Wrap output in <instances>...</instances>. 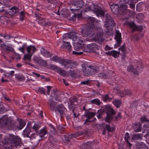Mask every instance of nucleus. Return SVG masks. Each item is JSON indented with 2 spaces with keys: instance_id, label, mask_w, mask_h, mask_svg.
<instances>
[{
  "instance_id": "obj_54",
  "label": "nucleus",
  "mask_w": 149,
  "mask_h": 149,
  "mask_svg": "<svg viewBox=\"0 0 149 149\" xmlns=\"http://www.w3.org/2000/svg\"><path fill=\"white\" fill-rule=\"evenodd\" d=\"M77 40H78V42H77L76 44L80 45L82 47H83L84 45V42L83 40L80 39L79 38V39Z\"/></svg>"
},
{
  "instance_id": "obj_19",
  "label": "nucleus",
  "mask_w": 149,
  "mask_h": 149,
  "mask_svg": "<svg viewBox=\"0 0 149 149\" xmlns=\"http://www.w3.org/2000/svg\"><path fill=\"white\" fill-rule=\"evenodd\" d=\"M30 123V122H28L26 128L23 132V135L27 137H29V134L31 132V126L29 125Z\"/></svg>"
},
{
  "instance_id": "obj_31",
  "label": "nucleus",
  "mask_w": 149,
  "mask_h": 149,
  "mask_svg": "<svg viewBox=\"0 0 149 149\" xmlns=\"http://www.w3.org/2000/svg\"><path fill=\"white\" fill-rule=\"evenodd\" d=\"M136 149H148V148L145 144L140 143L137 145Z\"/></svg>"
},
{
  "instance_id": "obj_34",
  "label": "nucleus",
  "mask_w": 149,
  "mask_h": 149,
  "mask_svg": "<svg viewBox=\"0 0 149 149\" xmlns=\"http://www.w3.org/2000/svg\"><path fill=\"white\" fill-rule=\"evenodd\" d=\"M26 124V122L22 120H20L19 122V125L18 126L17 129L19 130L22 129L25 126Z\"/></svg>"
},
{
  "instance_id": "obj_52",
  "label": "nucleus",
  "mask_w": 149,
  "mask_h": 149,
  "mask_svg": "<svg viewBox=\"0 0 149 149\" xmlns=\"http://www.w3.org/2000/svg\"><path fill=\"white\" fill-rule=\"evenodd\" d=\"M106 128L108 132H112L113 131V127H111L110 125H106Z\"/></svg>"
},
{
  "instance_id": "obj_57",
  "label": "nucleus",
  "mask_w": 149,
  "mask_h": 149,
  "mask_svg": "<svg viewBox=\"0 0 149 149\" xmlns=\"http://www.w3.org/2000/svg\"><path fill=\"white\" fill-rule=\"evenodd\" d=\"M82 48L80 45H79L76 44H75L74 45V49L76 51H78L82 49Z\"/></svg>"
},
{
  "instance_id": "obj_51",
  "label": "nucleus",
  "mask_w": 149,
  "mask_h": 149,
  "mask_svg": "<svg viewBox=\"0 0 149 149\" xmlns=\"http://www.w3.org/2000/svg\"><path fill=\"white\" fill-rule=\"evenodd\" d=\"M28 54L25 55L24 59L30 61L32 54L30 53H28Z\"/></svg>"
},
{
  "instance_id": "obj_6",
  "label": "nucleus",
  "mask_w": 149,
  "mask_h": 149,
  "mask_svg": "<svg viewBox=\"0 0 149 149\" xmlns=\"http://www.w3.org/2000/svg\"><path fill=\"white\" fill-rule=\"evenodd\" d=\"M95 32H96L97 35L95 36V40L99 42H102L103 41V31L102 29L100 26L94 27Z\"/></svg>"
},
{
  "instance_id": "obj_15",
  "label": "nucleus",
  "mask_w": 149,
  "mask_h": 149,
  "mask_svg": "<svg viewBox=\"0 0 149 149\" xmlns=\"http://www.w3.org/2000/svg\"><path fill=\"white\" fill-rule=\"evenodd\" d=\"M12 137V134L7 135L5 137L4 139L3 142V143L4 144L9 145V146L8 145L6 146V148H8V146H10L11 144L13 143Z\"/></svg>"
},
{
  "instance_id": "obj_39",
  "label": "nucleus",
  "mask_w": 149,
  "mask_h": 149,
  "mask_svg": "<svg viewBox=\"0 0 149 149\" xmlns=\"http://www.w3.org/2000/svg\"><path fill=\"white\" fill-rule=\"evenodd\" d=\"M57 129L60 131V133L61 134H64L65 132V128L63 126L61 125H57L56 126Z\"/></svg>"
},
{
  "instance_id": "obj_18",
  "label": "nucleus",
  "mask_w": 149,
  "mask_h": 149,
  "mask_svg": "<svg viewBox=\"0 0 149 149\" xmlns=\"http://www.w3.org/2000/svg\"><path fill=\"white\" fill-rule=\"evenodd\" d=\"M63 43L61 46V47L67 49L69 52H71L72 50L71 47L70 43L69 42L63 41Z\"/></svg>"
},
{
  "instance_id": "obj_53",
  "label": "nucleus",
  "mask_w": 149,
  "mask_h": 149,
  "mask_svg": "<svg viewBox=\"0 0 149 149\" xmlns=\"http://www.w3.org/2000/svg\"><path fill=\"white\" fill-rule=\"evenodd\" d=\"M0 19L1 22L3 24H4V23L2 22L1 21H4L5 22H7V21L8 20V17H6L5 16H2L1 17Z\"/></svg>"
},
{
  "instance_id": "obj_49",
  "label": "nucleus",
  "mask_w": 149,
  "mask_h": 149,
  "mask_svg": "<svg viewBox=\"0 0 149 149\" xmlns=\"http://www.w3.org/2000/svg\"><path fill=\"white\" fill-rule=\"evenodd\" d=\"M38 92L43 95H45V91L43 88H39L38 89Z\"/></svg>"
},
{
  "instance_id": "obj_26",
  "label": "nucleus",
  "mask_w": 149,
  "mask_h": 149,
  "mask_svg": "<svg viewBox=\"0 0 149 149\" xmlns=\"http://www.w3.org/2000/svg\"><path fill=\"white\" fill-rule=\"evenodd\" d=\"M69 60L61 58L59 63L62 65L64 66L65 68H67L68 66L69 65Z\"/></svg>"
},
{
  "instance_id": "obj_27",
  "label": "nucleus",
  "mask_w": 149,
  "mask_h": 149,
  "mask_svg": "<svg viewBox=\"0 0 149 149\" xmlns=\"http://www.w3.org/2000/svg\"><path fill=\"white\" fill-rule=\"evenodd\" d=\"M128 6L127 5L122 4L119 7V10H122V13L123 14H126L127 11V9Z\"/></svg>"
},
{
  "instance_id": "obj_42",
  "label": "nucleus",
  "mask_w": 149,
  "mask_h": 149,
  "mask_svg": "<svg viewBox=\"0 0 149 149\" xmlns=\"http://www.w3.org/2000/svg\"><path fill=\"white\" fill-rule=\"evenodd\" d=\"M40 127V124L39 123H34V125L33 127V128L35 130L36 132H37L38 130Z\"/></svg>"
},
{
  "instance_id": "obj_48",
  "label": "nucleus",
  "mask_w": 149,
  "mask_h": 149,
  "mask_svg": "<svg viewBox=\"0 0 149 149\" xmlns=\"http://www.w3.org/2000/svg\"><path fill=\"white\" fill-rule=\"evenodd\" d=\"M90 142L88 141L86 143H84L82 145V147L83 148H87L90 147Z\"/></svg>"
},
{
  "instance_id": "obj_63",
  "label": "nucleus",
  "mask_w": 149,
  "mask_h": 149,
  "mask_svg": "<svg viewBox=\"0 0 149 149\" xmlns=\"http://www.w3.org/2000/svg\"><path fill=\"white\" fill-rule=\"evenodd\" d=\"M5 111V109L3 106L2 105H0V113H4Z\"/></svg>"
},
{
  "instance_id": "obj_36",
  "label": "nucleus",
  "mask_w": 149,
  "mask_h": 149,
  "mask_svg": "<svg viewBox=\"0 0 149 149\" xmlns=\"http://www.w3.org/2000/svg\"><path fill=\"white\" fill-rule=\"evenodd\" d=\"M83 134V132L77 131L74 134H72L70 135V137L75 138L79 136L82 135Z\"/></svg>"
},
{
  "instance_id": "obj_38",
  "label": "nucleus",
  "mask_w": 149,
  "mask_h": 149,
  "mask_svg": "<svg viewBox=\"0 0 149 149\" xmlns=\"http://www.w3.org/2000/svg\"><path fill=\"white\" fill-rule=\"evenodd\" d=\"M56 72L60 74L61 75L65 76L66 75V72L65 71L62 70L60 68H58L57 69Z\"/></svg>"
},
{
  "instance_id": "obj_28",
  "label": "nucleus",
  "mask_w": 149,
  "mask_h": 149,
  "mask_svg": "<svg viewBox=\"0 0 149 149\" xmlns=\"http://www.w3.org/2000/svg\"><path fill=\"white\" fill-rule=\"evenodd\" d=\"M142 134H135L132 136V140L135 141L139 140H141L143 137Z\"/></svg>"
},
{
  "instance_id": "obj_32",
  "label": "nucleus",
  "mask_w": 149,
  "mask_h": 149,
  "mask_svg": "<svg viewBox=\"0 0 149 149\" xmlns=\"http://www.w3.org/2000/svg\"><path fill=\"white\" fill-rule=\"evenodd\" d=\"M68 65V66L67 68H70L71 69L75 68L77 65V63L74 61H73L70 60Z\"/></svg>"
},
{
  "instance_id": "obj_55",
  "label": "nucleus",
  "mask_w": 149,
  "mask_h": 149,
  "mask_svg": "<svg viewBox=\"0 0 149 149\" xmlns=\"http://www.w3.org/2000/svg\"><path fill=\"white\" fill-rule=\"evenodd\" d=\"M141 120L142 122L149 121V119L147 118L146 116L142 117L141 118Z\"/></svg>"
},
{
  "instance_id": "obj_40",
  "label": "nucleus",
  "mask_w": 149,
  "mask_h": 149,
  "mask_svg": "<svg viewBox=\"0 0 149 149\" xmlns=\"http://www.w3.org/2000/svg\"><path fill=\"white\" fill-rule=\"evenodd\" d=\"M113 103L117 108H118L121 104V101L120 100L117 99L115 100L113 102Z\"/></svg>"
},
{
  "instance_id": "obj_35",
  "label": "nucleus",
  "mask_w": 149,
  "mask_h": 149,
  "mask_svg": "<svg viewBox=\"0 0 149 149\" xmlns=\"http://www.w3.org/2000/svg\"><path fill=\"white\" fill-rule=\"evenodd\" d=\"M96 114L95 113H94L92 112H88L85 115V117H87L88 119H90L93 117L95 116Z\"/></svg>"
},
{
  "instance_id": "obj_59",
  "label": "nucleus",
  "mask_w": 149,
  "mask_h": 149,
  "mask_svg": "<svg viewBox=\"0 0 149 149\" xmlns=\"http://www.w3.org/2000/svg\"><path fill=\"white\" fill-rule=\"evenodd\" d=\"M26 46V44H24L22 45V46L21 47L19 48L18 49L21 52L23 53H24V49L25 47Z\"/></svg>"
},
{
  "instance_id": "obj_4",
  "label": "nucleus",
  "mask_w": 149,
  "mask_h": 149,
  "mask_svg": "<svg viewBox=\"0 0 149 149\" xmlns=\"http://www.w3.org/2000/svg\"><path fill=\"white\" fill-rule=\"evenodd\" d=\"M91 10L93 11L98 17H102L104 14L102 8L97 5L93 4L91 6L88 5L86 6L85 10L86 11Z\"/></svg>"
},
{
  "instance_id": "obj_58",
  "label": "nucleus",
  "mask_w": 149,
  "mask_h": 149,
  "mask_svg": "<svg viewBox=\"0 0 149 149\" xmlns=\"http://www.w3.org/2000/svg\"><path fill=\"white\" fill-rule=\"evenodd\" d=\"M130 139V136H129L128 132L125 133V142L127 141V140L129 141Z\"/></svg>"
},
{
  "instance_id": "obj_24",
  "label": "nucleus",
  "mask_w": 149,
  "mask_h": 149,
  "mask_svg": "<svg viewBox=\"0 0 149 149\" xmlns=\"http://www.w3.org/2000/svg\"><path fill=\"white\" fill-rule=\"evenodd\" d=\"M47 128L44 127L40 130L38 132V134H39L40 136L41 137H44L46 134H47Z\"/></svg>"
},
{
  "instance_id": "obj_3",
  "label": "nucleus",
  "mask_w": 149,
  "mask_h": 149,
  "mask_svg": "<svg viewBox=\"0 0 149 149\" xmlns=\"http://www.w3.org/2000/svg\"><path fill=\"white\" fill-rule=\"evenodd\" d=\"M97 26H94L93 27L89 25H85L81 28V32L82 35L84 37H92L94 34V27Z\"/></svg>"
},
{
  "instance_id": "obj_1",
  "label": "nucleus",
  "mask_w": 149,
  "mask_h": 149,
  "mask_svg": "<svg viewBox=\"0 0 149 149\" xmlns=\"http://www.w3.org/2000/svg\"><path fill=\"white\" fill-rule=\"evenodd\" d=\"M0 123L3 126H5L8 130H15L17 129L18 126L16 122L11 118H9L7 116H3L0 120Z\"/></svg>"
},
{
  "instance_id": "obj_14",
  "label": "nucleus",
  "mask_w": 149,
  "mask_h": 149,
  "mask_svg": "<svg viewBox=\"0 0 149 149\" xmlns=\"http://www.w3.org/2000/svg\"><path fill=\"white\" fill-rule=\"evenodd\" d=\"M129 25L130 27L132 29V32H134L135 31H142L143 29L142 26L141 25L137 26L134 23H130Z\"/></svg>"
},
{
  "instance_id": "obj_29",
  "label": "nucleus",
  "mask_w": 149,
  "mask_h": 149,
  "mask_svg": "<svg viewBox=\"0 0 149 149\" xmlns=\"http://www.w3.org/2000/svg\"><path fill=\"white\" fill-rule=\"evenodd\" d=\"M19 11V10L18 8L16 6H14L10 9L9 13L11 15H13L18 13Z\"/></svg>"
},
{
  "instance_id": "obj_44",
  "label": "nucleus",
  "mask_w": 149,
  "mask_h": 149,
  "mask_svg": "<svg viewBox=\"0 0 149 149\" xmlns=\"http://www.w3.org/2000/svg\"><path fill=\"white\" fill-rule=\"evenodd\" d=\"M120 53V52H118L115 50H112L111 56L114 58H118L119 56Z\"/></svg>"
},
{
  "instance_id": "obj_33",
  "label": "nucleus",
  "mask_w": 149,
  "mask_h": 149,
  "mask_svg": "<svg viewBox=\"0 0 149 149\" xmlns=\"http://www.w3.org/2000/svg\"><path fill=\"white\" fill-rule=\"evenodd\" d=\"M33 60L36 63H38L41 64L43 63H44L45 64H47V63L45 61L39 58H38L37 56L34 57Z\"/></svg>"
},
{
  "instance_id": "obj_13",
  "label": "nucleus",
  "mask_w": 149,
  "mask_h": 149,
  "mask_svg": "<svg viewBox=\"0 0 149 149\" xmlns=\"http://www.w3.org/2000/svg\"><path fill=\"white\" fill-rule=\"evenodd\" d=\"M74 6H77V8H78L77 9H70V10L72 11V10H77L79 9L82 8L84 5V2L83 0H76L74 2Z\"/></svg>"
},
{
  "instance_id": "obj_22",
  "label": "nucleus",
  "mask_w": 149,
  "mask_h": 149,
  "mask_svg": "<svg viewBox=\"0 0 149 149\" xmlns=\"http://www.w3.org/2000/svg\"><path fill=\"white\" fill-rule=\"evenodd\" d=\"M110 8L114 13H118L119 10V7L117 4H113L110 6Z\"/></svg>"
},
{
  "instance_id": "obj_5",
  "label": "nucleus",
  "mask_w": 149,
  "mask_h": 149,
  "mask_svg": "<svg viewBox=\"0 0 149 149\" xmlns=\"http://www.w3.org/2000/svg\"><path fill=\"white\" fill-rule=\"evenodd\" d=\"M102 16H103L105 19V23L104 24L105 27L106 28H108L110 26L112 27L115 26V22L113 18L109 15L108 14H106Z\"/></svg>"
},
{
  "instance_id": "obj_7",
  "label": "nucleus",
  "mask_w": 149,
  "mask_h": 149,
  "mask_svg": "<svg viewBox=\"0 0 149 149\" xmlns=\"http://www.w3.org/2000/svg\"><path fill=\"white\" fill-rule=\"evenodd\" d=\"M12 138L13 143L10 146H8V149H13L14 146L16 147L18 146H21V139L19 136L12 135Z\"/></svg>"
},
{
  "instance_id": "obj_47",
  "label": "nucleus",
  "mask_w": 149,
  "mask_h": 149,
  "mask_svg": "<svg viewBox=\"0 0 149 149\" xmlns=\"http://www.w3.org/2000/svg\"><path fill=\"white\" fill-rule=\"evenodd\" d=\"M136 0H132L131 1H130V3L129 4L130 8L132 9H134L135 8V4L134 3L135 2H136Z\"/></svg>"
},
{
  "instance_id": "obj_41",
  "label": "nucleus",
  "mask_w": 149,
  "mask_h": 149,
  "mask_svg": "<svg viewBox=\"0 0 149 149\" xmlns=\"http://www.w3.org/2000/svg\"><path fill=\"white\" fill-rule=\"evenodd\" d=\"M113 118V116L107 114L106 117L105 118V120L106 122L109 123L112 120Z\"/></svg>"
},
{
  "instance_id": "obj_37",
  "label": "nucleus",
  "mask_w": 149,
  "mask_h": 149,
  "mask_svg": "<svg viewBox=\"0 0 149 149\" xmlns=\"http://www.w3.org/2000/svg\"><path fill=\"white\" fill-rule=\"evenodd\" d=\"M118 49L119 50L121 51V52L123 53V56H125L126 51V47L125 45V44L123 45L120 47Z\"/></svg>"
},
{
  "instance_id": "obj_16",
  "label": "nucleus",
  "mask_w": 149,
  "mask_h": 149,
  "mask_svg": "<svg viewBox=\"0 0 149 149\" xmlns=\"http://www.w3.org/2000/svg\"><path fill=\"white\" fill-rule=\"evenodd\" d=\"M66 109H65L63 106L62 105L58 106V107L56 109V111H58L59 113L60 116L61 117L63 118L65 116V112Z\"/></svg>"
},
{
  "instance_id": "obj_62",
  "label": "nucleus",
  "mask_w": 149,
  "mask_h": 149,
  "mask_svg": "<svg viewBox=\"0 0 149 149\" xmlns=\"http://www.w3.org/2000/svg\"><path fill=\"white\" fill-rule=\"evenodd\" d=\"M14 56L17 60H19L21 58L20 55L15 52H14Z\"/></svg>"
},
{
  "instance_id": "obj_23",
  "label": "nucleus",
  "mask_w": 149,
  "mask_h": 149,
  "mask_svg": "<svg viewBox=\"0 0 149 149\" xmlns=\"http://www.w3.org/2000/svg\"><path fill=\"white\" fill-rule=\"evenodd\" d=\"M107 115H111L113 116L115 113V112L114 110L109 106H106L105 108Z\"/></svg>"
},
{
  "instance_id": "obj_56",
  "label": "nucleus",
  "mask_w": 149,
  "mask_h": 149,
  "mask_svg": "<svg viewBox=\"0 0 149 149\" xmlns=\"http://www.w3.org/2000/svg\"><path fill=\"white\" fill-rule=\"evenodd\" d=\"M82 48L80 45H79L76 44H75L74 45V49L76 51H78L82 49Z\"/></svg>"
},
{
  "instance_id": "obj_11",
  "label": "nucleus",
  "mask_w": 149,
  "mask_h": 149,
  "mask_svg": "<svg viewBox=\"0 0 149 149\" xmlns=\"http://www.w3.org/2000/svg\"><path fill=\"white\" fill-rule=\"evenodd\" d=\"M87 48L90 51L93 53L96 52L99 48L97 45L95 43H92L87 45Z\"/></svg>"
},
{
  "instance_id": "obj_12",
  "label": "nucleus",
  "mask_w": 149,
  "mask_h": 149,
  "mask_svg": "<svg viewBox=\"0 0 149 149\" xmlns=\"http://www.w3.org/2000/svg\"><path fill=\"white\" fill-rule=\"evenodd\" d=\"M48 105L49 106L51 110L53 111H56V109L59 106H57V103L54 102L52 100H50L48 102Z\"/></svg>"
},
{
  "instance_id": "obj_8",
  "label": "nucleus",
  "mask_w": 149,
  "mask_h": 149,
  "mask_svg": "<svg viewBox=\"0 0 149 149\" xmlns=\"http://www.w3.org/2000/svg\"><path fill=\"white\" fill-rule=\"evenodd\" d=\"M79 34L76 31L71 32L69 33L65 34L63 36V39L68 38L71 39L73 40H77L79 39Z\"/></svg>"
},
{
  "instance_id": "obj_17",
  "label": "nucleus",
  "mask_w": 149,
  "mask_h": 149,
  "mask_svg": "<svg viewBox=\"0 0 149 149\" xmlns=\"http://www.w3.org/2000/svg\"><path fill=\"white\" fill-rule=\"evenodd\" d=\"M87 22L89 26L93 27L94 26H96L95 25L96 23H99L100 21L99 20H96L93 17H89L87 19Z\"/></svg>"
},
{
  "instance_id": "obj_45",
  "label": "nucleus",
  "mask_w": 149,
  "mask_h": 149,
  "mask_svg": "<svg viewBox=\"0 0 149 149\" xmlns=\"http://www.w3.org/2000/svg\"><path fill=\"white\" fill-rule=\"evenodd\" d=\"M61 58L58 57L57 56H53L51 59L52 61H55V62H58L59 63L60 61L61 60Z\"/></svg>"
},
{
  "instance_id": "obj_10",
  "label": "nucleus",
  "mask_w": 149,
  "mask_h": 149,
  "mask_svg": "<svg viewBox=\"0 0 149 149\" xmlns=\"http://www.w3.org/2000/svg\"><path fill=\"white\" fill-rule=\"evenodd\" d=\"M0 47L3 50L6 52H13L14 51V49L11 45H7L4 44H2L1 45Z\"/></svg>"
},
{
  "instance_id": "obj_30",
  "label": "nucleus",
  "mask_w": 149,
  "mask_h": 149,
  "mask_svg": "<svg viewBox=\"0 0 149 149\" xmlns=\"http://www.w3.org/2000/svg\"><path fill=\"white\" fill-rule=\"evenodd\" d=\"M134 127V131L135 132H138L141 130V125L140 123L135 124Z\"/></svg>"
},
{
  "instance_id": "obj_2",
  "label": "nucleus",
  "mask_w": 149,
  "mask_h": 149,
  "mask_svg": "<svg viewBox=\"0 0 149 149\" xmlns=\"http://www.w3.org/2000/svg\"><path fill=\"white\" fill-rule=\"evenodd\" d=\"M81 66L83 68H84L83 72L84 75L85 76H92L97 72V68L95 66L89 65L86 67L85 64H83L81 65Z\"/></svg>"
},
{
  "instance_id": "obj_64",
  "label": "nucleus",
  "mask_w": 149,
  "mask_h": 149,
  "mask_svg": "<svg viewBox=\"0 0 149 149\" xmlns=\"http://www.w3.org/2000/svg\"><path fill=\"white\" fill-rule=\"evenodd\" d=\"M25 14L22 11L20 13V19L22 21L23 20L24 18V17Z\"/></svg>"
},
{
  "instance_id": "obj_21",
  "label": "nucleus",
  "mask_w": 149,
  "mask_h": 149,
  "mask_svg": "<svg viewBox=\"0 0 149 149\" xmlns=\"http://www.w3.org/2000/svg\"><path fill=\"white\" fill-rule=\"evenodd\" d=\"M26 50L28 53H30L33 55V53L37 50V49L35 46L31 45L27 47Z\"/></svg>"
},
{
  "instance_id": "obj_46",
  "label": "nucleus",
  "mask_w": 149,
  "mask_h": 149,
  "mask_svg": "<svg viewBox=\"0 0 149 149\" xmlns=\"http://www.w3.org/2000/svg\"><path fill=\"white\" fill-rule=\"evenodd\" d=\"M91 102L93 104H95L98 105L100 104V101L97 99H93L91 101Z\"/></svg>"
},
{
  "instance_id": "obj_43",
  "label": "nucleus",
  "mask_w": 149,
  "mask_h": 149,
  "mask_svg": "<svg viewBox=\"0 0 149 149\" xmlns=\"http://www.w3.org/2000/svg\"><path fill=\"white\" fill-rule=\"evenodd\" d=\"M51 96L52 97L54 98L56 100H59L57 99V98L58 96V95L57 94L56 92L55 91V90L52 91Z\"/></svg>"
},
{
  "instance_id": "obj_25",
  "label": "nucleus",
  "mask_w": 149,
  "mask_h": 149,
  "mask_svg": "<svg viewBox=\"0 0 149 149\" xmlns=\"http://www.w3.org/2000/svg\"><path fill=\"white\" fill-rule=\"evenodd\" d=\"M40 52L42 54L46 57H50L52 55V54H51L48 51L43 48H42L40 50Z\"/></svg>"
},
{
  "instance_id": "obj_20",
  "label": "nucleus",
  "mask_w": 149,
  "mask_h": 149,
  "mask_svg": "<svg viewBox=\"0 0 149 149\" xmlns=\"http://www.w3.org/2000/svg\"><path fill=\"white\" fill-rule=\"evenodd\" d=\"M131 91L129 89L125 90L123 91L120 92L119 93L120 96L121 97H123L125 95H130L132 94Z\"/></svg>"
},
{
  "instance_id": "obj_61",
  "label": "nucleus",
  "mask_w": 149,
  "mask_h": 149,
  "mask_svg": "<svg viewBox=\"0 0 149 149\" xmlns=\"http://www.w3.org/2000/svg\"><path fill=\"white\" fill-rule=\"evenodd\" d=\"M125 142L126 143V147L130 149H131V147L132 146V144L130 143L129 141L127 140V141H125Z\"/></svg>"
},
{
  "instance_id": "obj_9",
  "label": "nucleus",
  "mask_w": 149,
  "mask_h": 149,
  "mask_svg": "<svg viewBox=\"0 0 149 149\" xmlns=\"http://www.w3.org/2000/svg\"><path fill=\"white\" fill-rule=\"evenodd\" d=\"M116 35L115 36V39L116 40L117 43L114 45L115 48H116L120 45L122 42L121 34L118 30H116Z\"/></svg>"
},
{
  "instance_id": "obj_60",
  "label": "nucleus",
  "mask_w": 149,
  "mask_h": 149,
  "mask_svg": "<svg viewBox=\"0 0 149 149\" xmlns=\"http://www.w3.org/2000/svg\"><path fill=\"white\" fill-rule=\"evenodd\" d=\"M102 111L99 110L97 113V117L99 119H100L102 118Z\"/></svg>"
},
{
  "instance_id": "obj_50",
  "label": "nucleus",
  "mask_w": 149,
  "mask_h": 149,
  "mask_svg": "<svg viewBox=\"0 0 149 149\" xmlns=\"http://www.w3.org/2000/svg\"><path fill=\"white\" fill-rule=\"evenodd\" d=\"M16 77L19 81H24L25 79L24 76L23 75H17L16 76Z\"/></svg>"
}]
</instances>
